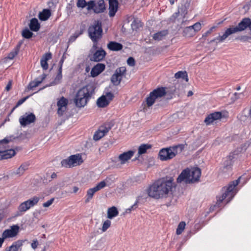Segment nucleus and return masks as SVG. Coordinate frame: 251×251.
<instances>
[{"label": "nucleus", "instance_id": "f257e3e1", "mask_svg": "<svg viewBox=\"0 0 251 251\" xmlns=\"http://www.w3.org/2000/svg\"><path fill=\"white\" fill-rule=\"evenodd\" d=\"M173 187V179L167 180L165 178L159 179L150 185L147 189V192L150 197L155 199L167 197L169 192L172 191Z\"/></svg>", "mask_w": 251, "mask_h": 251}, {"label": "nucleus", "instance_id": "f03ea898", "mask_svg": "<svg viewBox=\"0 0 251 251\" xmlns=\"http://www.w3.org/2000/svg\"><path fill=\"white\" fill-rule=\"evenodd\" d=\"M247 27L251 31V19L245 18L243 19L236 26H232L228 28L223 35L217 37L212 40L210 42H216V43L222 42L230 35L242 31Z\"/></svg>", "mask_w": 251, "mask_h": 251}, {"label": "nucleus", "instance_id": "7ed1b4c3", "mask_svg": "<svg viewBox=\"0 0 251 251\" xmlns=\"http://www.w3.org/2000/svg\"><path fill=\"white\" fill-rule=\"evenodd\" d=\"M95 87L93 84H89L80 89L77 92L74 102L76 107H83L88 101L95 93Z\"/></svg>", "mask_w": 251, "mask_h": 251}, {"label": "nucleus", "instance_id": "20e7f679", "mask_svg": "<svg viewBox=\"0 0 251 251\" xmlns=\"http://www.w3.org/2000/svg\"><path fill=\"white\" fill-rule=\"evenodd\" d=\"M185 145L178 144L169 148H163L160 150L158 156L161 161H167L175 157L180 153L184 149Z\"/></svg>", "mask_w": 251, "mask_h": 251}, {"label": "nucleus", "instance_id": "39448f33", "mask_svg": "<svg viewBox=\"0 0 251 251\" xmlns=\"http://www.w3.org/2000/svg\"><path fill=\"white\" fill-rule=\"evenodd\" d=\"M15 139V137L11 135L6 136L4 139L0 140V149H4V150H0V160L10 158L15 155L16 152L14 150H5L6 145Z\"/></svg>", "mask_w": 251, "mask_h": 251}, {"label": "nucleus", "instance_id": "423d86ee", "mask_svg": "<svg viewBox=\"0 0 251 251\" xmlns=\"http://www.w3.org/2000/svg\"><path fill=\"white\" fill-rule=\"evenodd\" d=\"M240 178V177L232 181L226 187H225L223 188V189L225 190V192H224L222 195L217 200L218 202L219 203H221L223 200L226 198L227 199V202H228L233 199L237 193V191L235 189V187L239 184Z\"/></svg>", "mask_w": 251, "mask_h": 251}, {"label": "nucleus", "instance_id": "0eeeda50", "mask_svg": "<svg viewBox=\"0 0 251 251\" xmlns=\"http://www.w3.org/2000/svg\"><path fill=\"white\" fill-rule=\"evenodd\" d=\"M167 94L166 88L161 87L154 89L150 93L146 98V105L148 108L151 106L156 101L160 100Z\"/></svg>", "mask_w": 251, "mask_h": 251}, {"label": "nucleus", "instance_id": "6e6552de", "mask_svg": "<svg viewBox=\"0 0 251 251\" xmlns=\"http://www.w3.org/2000/svg\"><path fill=\"white\" fill-rule=\"evenodd\" d=\"M88 35L93 42L96 45L102 37V29L101 22L95 21L88 29Z\"/></svg>", "mask_w": 251, "mask_h": 251}, {"label": "nucleus", "instance_id": "1a4fd4ad", "mask_svg": "<svg viewBox=\"0 0 251 251\" xmlns=\"http://www.w3.org/2000/svg\"><path fill=\"white\" fill-rule=\"evenodd\" d=\"M243 151V149L242 148H238L225 159L223 163V168L222 169L223 172H226L231 168L233 163L232 159L235 158L238 154Z\"/></svg>", "mask_w": 251, "mask_h": 251}, {"label": "nucleus", "instance_id": "9d476101", "mask_svg": "<svg viewBox=\"0 0 251 251\" xmlns=\"http://www.w3.org/2000/svg\"><path fill=\"white\" fill-rule=\"evenodd\" d=\"M110 176L107 177L104 180L101 181L97 184L96 186L92 188H90L87 190L86 194V199L85 200L86 203H88L93 198L94 194L99 191L100 190L106 186V181L108 182L109 180H111Z\"/></svg>", "mask_w": 251, "mask_h": 251}, {"label": "nucleus", "instance_id": "9b49d317", "mask_svg": "<svg viewBox=\"0 0 251 251\" xmlns=\"http://www.w3.org/2000/svg\"><path fill=\"white\" fill-rule=\"evenodd\" d=\"M126 71L125 67L117 68L111 77V82L115 86L118 85L122 80L123 76L126 74Z\"/></svg>", "mask_w": 251, "mask_h": 251}, {"label": "nucleus", "instance_id": "f8f14e48", "mask_svg": "<svg viewBox=\"0 0 251 251\" xmlns=\"http://www.w3.org/2000/svg\"><path fill=\"white\" fill-rule=\"evenodd\" d=\"M35 120V115L32 113H25L19 118V122L22 126H25L34 123Z\"/></svg>", "mask_w": 251, "mask_h": 251}, {"label": "nucleus", "instance_id": "ddd939ff", "mask_svg": "<svg viewBox=\"0 0 251 251\" xmlns=\"http://www.w3.org/2000/svg\"><path fill=\"white\" fill-rule=\"evenodd\" d=\"M114 96L111 92H108L105 95H103L99 98L97 101L98 107L103 108L107 106L109 102L113 99Z\"/></svg>", "mask_w": 251, "mask_h": 251}, {"label": "nucleus", "instance_id": "4468645a", "mask_svg": "<svg viewBox=\"0 0 251 251\" xmlns=\"http://www.w3.org/2000/svg\"><path fill=\"white\" fill-rule=\"evenodd\" d=\"M190 169L186 168L183 170L177 178V182L180 183L182 181L186 183H191L192 178H190Z\"/></svg>", "mask_w": 251, "mask_h": 251}, {"label": "nucleus", "instance_id": "2eb2a0df", "mask_svg": "<svg viewBox=\"0 0 251 251\" xmlns=\"http://www.w3.org/2000/svg\"><path fill=\"white\" fill-rule=\"evenodd\" d=\"M19 229V226L18 225H13L11 226L10 229L4 230L2 234V236L5 239L14 237L18 234Z\"/></svg>", "mask_w": 251, "mask_h": 251}, {"label": "nucleus", "instance_id": "dca6fc26", "mask_svg": "<svg viewBox=\"0 0 251 251\" xmlns=\"http://www.w3.org/2000/svg\"><path fill=\"white\" fill-rule=\"evenodd\" d=\"M111 129V127H106L105 126H101L99 129L95 132L93 136V139L95 141H98L103 137Z\"/></svg>", "mask_w": 251, "mask_h": 251}, {"label": "nucleus", "instance_id": "f3484780", "mask_svg": "<svg viewBox=\"0 0 251 251\" xmlns=\"http://www.w3.org/2000/svg\"><path fill=\"white\" fill-rule=\"evenodd\" d=\"M106 55V52L102 49L97 50L90 58L92 61L99 62L103 60Z\"/></svg>", "mask_w": 251, "mask_h": 251}, {"label": "nucleus", "instance_id": "a211bd4d", "mask_svg": "<svg viewBox=\"0 0 251 251\" xmlns=\"http://www.w3.org/2000/svg\"><path fill=\"white\" fill-rule=\"evenodd\" d=\"M221 116L222 114L220 112H215L207 116L204 120V122L207 125H209L215 120L220 119Z\"/></svg>", "mask_w": 251, "mask_h": 251}, {"label": "nucleus", "instance_id": "6ab92c4d", "mask_svg": "<svg viewBox=\"0 0 251 251\" xmlns=\"http://www.w3.org/2000/svg\"><path fill=\"white\" fill-rule=\"evenodd\" d=\"M117 0H109V15L110 17H113L117 11L118 7Z\"/></svg>", "mask_w": 251, "mask_h": 251}, {"label": "nucleus", "instance_id": "aec40b11", "mask_svg": "<svg viewBox=\"0 0 251 251\" xmlns=\"http://www.w3.org/2000/svg\"><path fill=\"white\" fill-rule=\"evenodd\" d=\"M47 75L43 74L34 80L31 81L28 86L29 89H32L33 88L36 87L39 85L46 78Z\"/></svg>", "mask_w": 251, "mask_h": 251}, {"label": "nucleus", "instance_id": "412c9836", "mask_svg": "<svg viewBox=\"0 0 251 251\" xmlns=\"http://www.w3.org/2000/svg\"><path fill=\"white\" fill-rule=\"evenodd\" d=\"M105 66L102 63H98L91 70V75L93 77H96L100 74L105 69Z\"/></svg>", "mask_w": 251, "mask_h": 251}, {"label": "nucleus", "instance_id": "4be33fe9", "mask_svg": "<svg viewBox=\"0 0 251 251\" xmlns=\"http://www.w3.org/2000/svg\"><path fill=\"white\" fill-rule=\"evenodd\" d=\"M190 178H192L191 183L198 181L201 175V170L200 168L196 167L190 169Z\"/></svg>", "mask_w": 251, "mask_h": 251}, {"label": "nucleus", "instance_id": "5701e85b", "mask_svg": "<svg viewBox=\"0 0 251 251\" xmlns=\"http://www.w3.org/2000/svg\"><path fill=\"white\" fill-rule=\"evenodd\" d=\"M134 153V151H128L120 154L118 158L121 161V163L122 164H125L126 161L129 160L133 156Z\"/></svg>", "mask_w": 251, "mask_h": 251}, {"label": "nucleus", "instance_id": "b1692460", "mask_svg": "<svg viewBox=\"0 0 251 251\" xmlns=\"http://www.w3.org/2000/svg\"><path fill=\"white\" fill-rule=\"evenodd\" d=\"M29 209L30 208L29 207L26 201H25L21 203L18 206V211L16 212L15 216L18 217L22 216L25 211Z\"/></svg>", "mask_w": 251, "mask_h": 251}, {"label": "nucleus", "instance_id": "393cba45", "mask_svg": "<svg viewBox=\"0 0 251 251\" xmlns=\"http://www.w3.org/2000/svg\"><path fill=\"white\" fill-rule=\"evenodd\" d=\"M51 53L48 52L45 53L41 59V65L43 69L46 70L48 69V63L47 61L51 58Z\"/></svg>", "mask_w": 251, "mask_h": 251}, {"label": "nucleus", "instance_id": "a878e982", "mask_svg": "<svg viewBox=\"0 0 251 251\" xmlns=\"http://www.w3.org/2000/svg\"><path fill=\"white\" fill-rule=\"evenodd\" d=\"M29 164L27 163H23L17 169L11 173L12 175L21 176L28 169Z\"/></svg>", "mask_w": 251, "mask_h": 251}, {"label": "nucleus", "instance_id": "bb28decb", "mask_svg": "<svg viewBox=\"0 0 251 251\" xmlns=\"http://www.w3.org/2000/svg\"><path fill=\"white\" fill-rule=\"evenodd\" d=\"M107 48L112 51H119L123 49V45L115 41H111L107 45Z\"/></svg>", "mask_w": 251, "mask_h": 251}, {"label": "nucleus", "instance_id": "cd10ccee", "mask_svg": "<svg viewBox=\"0 0 251 251\" xmlns=\"http://www.w3.org/2000/svg\"><path fill=\"white\" fill-rule=\"evenodd\" d=\"M69 157L72 166H75L76 164L79 165L83 162L81 156L79 154L72 155Z\"/></svg>", "mask_w": 251, "mask_h": 251}, {"label": "nucleus", "instance_id": "c85d7f7f", "mask_svg": "<svg viewBox=\"0 0 251 251\" xmlns=\"http://www.w3.org/2000/svg\"><path fill=\"white\" fill-rule=\"evenodd\" d=\"M29 26L31 30L33 31H38L40 28V25L38 20L35 18H32L30 20Z\"/></svg>", "mask_w": 251, "mask_h": 251}, {"label": "nucleus", "instance_id": "c756f323", "mask_svg": "<svg viewBox=\"0 0 251 251\" xmlns=\"http://www.w3.org/2000/svg\"><path fill=\"white\" fill-rule=\"evenodd\" d=\"M168 34V30H163L154 34L153 36H152V38L155 41H160L163 40Z\"/></svg>", "mask_w": 251, "mask_h": 251}, {"label": "nucleus", "instance_id": "7c9ffc66", "mask_svg": "<svg viewBox=\"0 0 251 251\" xmlns=\"http://www.w3.org/2000/svg\"><path fill=\"white\" fill-rule=\"evenodd\" d=\"M68 103L69 101L68 99L64 97H61L60 99H58L57 102V110H61V109L63 108H66Z\"/></svg>", "mask_w": 251, "mask_h": 251}, {"label": "nucleus", "instance_id": "2f4dec72", "mask_svg": "<svg viewBox=\"0 0 251 251\" xmlns=\"http://www.w3.org/2000/svg\"><path fill=\"white\" fill-rule=\"evenodd\" d=\"M51 15L50 10L48 9H44L42 12L39 13L38 17L41 21L47 20Z\"/></svg>", "mask_w": 251, "mask_h": 251}, {"label": "nucleus", "instance_id": "473e14b6", "mask_svg": "<svg viewBox=\"0 0 251 251\" xmlns=\"http://www.w3.org/2000/svg\"><path fill=\"white\" fill-rule=\"evenodd\" d=\"M119 212L117 208L115 206H112L108 209L107 210V217L110 219H112L113 218L118 216Z\"/></svg>", "mask_w": 251, "mask_h": 251}, {"label": "nucleus", "instance_id": "72a5a7b5", "mask_svg": "<svg viewBox=\"0 0 251 251\" xmlns=\"http://www.w3.org/2000/svg\"><path fill=\"white\" fill-rule=\"evenodd\" d=\"M105 9V5L103 0H100L97 4H95L94 12L96 13L102 12Z\"/></svg>", "mask_w": 251, "mask_h": 251}, {"label": "nucleus", "instance_id": "f704fd0d", "mask_svg": "<svg viewBox=\"0 0 251 251\" xmlns=\"http://www.w3.org/2000/svg\"><path fill=\"white\" fill-rule=\"evenodd\" d=\"M71 112V111H57V113L61 120L64 122L72 115Z\"/></svg>", "mask_w": 251, "mask_h": 251}, {"label": "nucleus", "instance_id": "c9c22d12", "mask_svg": "<svg viewBox=\"0 0 251 251\" xmlns=\"http://www.w3.org/2000/svg\"><path fill=\"white\" fill-rule=\"evenodd\" d=\"M151 148V145L148 144H143L141 145L138 148V154L141 155L147 152V150L150 149Z\"/></svg>", "mask_w": 251, "mask_h": 251}, {"label": "nucleus", "instance_id": "e433bc0d", "mask_svg": "<svg viewBox=\"0 0 251 251\" xmlns=\"http://www.w3.org/2000/svg\"><path fill=\"white\" fill-rule=\"evenodd\" d=\"M22 43H20L17 47L13 49L7 55V58L9 59H13L19 52Z\"/></svg>", "mask_w": 251, "mask_h": 251}, {"label": "nucleus", "instance_id": "4c0bfd02", "mask_svg": "<svg viewBox=\"0 0 251 251\" xmlns=\"http://www.w3.org/2000/svg\"><path fill=\"white\" fill-rule=\"evenodd\" d=\"M40 200V198L34 196L33 198L26 201L29 207L30 208L37 204Z\"/></svg>", "mask_w": 251, "mask_h": 251}, {"label": "nucleus", "instance_id": "58836bf2", "mask_svg": "<svg viewBox=\"0 0 251 251\" xmlns=\"http://www.w3.org/2000/svg\"><path fill=\"white\" fill-rule=\"evenodd\" d=\"M183 33L184 35L187 37H192L195 34V31L191 26L185 27L183 30Z\"/></svg>", "mask_w": 251, "mask_h": 251}, {"label": "nucleus", "instance_id": "ea45409f", "mask_svg": "<svg viewBox=\"0 0 251 251\" xmlns=\"http://www.w3.org/2000/svg\"><path fill=\"white\" fill-rule=\"evenodd\" d=\"M22 245L21 241H17L14 242L11 246L9 247L8 251H18L19 248Z\"/></svg>", "mask_w": 251, "mask_h": 251}, {"label": "nucleus", "instance_id": "a19ab883", "mask_svg": "<svg viewBox=\"0 0 251 251\" xmlns=\"http://www.w3.org/2000/svg\"><path fill=\"white\" fill-rule=\"evenodd\" d=\"M175 76L176 78H181L185 79L187 82L188 81V75L186 71H179L175 74Z\"/></svg>", "mask_w": 251, "mask_h": 251}, {"label": "nucleus", "instance_id": "79ce46f5", "mask_svg": "<svg viewBox=\"0 0 251 251\" xmlns=\"http://www.w3.org/2000/svg\"><path fill=\"white\" fill-rule=\"evenodd\" d=\"M62 69H61V67H59L58 70L57 75L55 77L53 82H52V84L55 85L59 83L60 82V80L62 77Z\"/></svg>", "mask_w": 251, "mask_h": 251}, {"label": "nucleus", "instance_id": "37998d69", "mask_svg": "<svg viewBox=\"0 0 251 251\" xmlns=\"http://www.w3.org/2000/svg\"><path fill=\"white\" fill-rule=\"evenodd\" d=\"M186 226V224L184 222H181L179 223L177 228L176 230V233L177 235H179L181 234L182 231L184 230L185 228V226Z\"/></svg>", "mask_w": 251, "mask_h": 251}, {"label": "nucleus", "instance_id": "c03bdc74", "mask_svg": "<svg viewBox=\"0 0 251 251\" xmlns=\"http://www.w3.org/2000/svg\"><path fill=\"white\" fill-rule=\"evenodd\" d=\"M61 164L62 167L65 168H71L72 167L69 157L67 159H63L61 162Z\"/></svg>", "mask_w": 251, "mask_h": 251}, {"label": "nucleus", "instance_id": "a18cd8bd", "mask_svg": "<svg viewBox=\"0 0 251 251\" xmlns=\"http://www.w3.org/2000/svg\"><path fill=\"white\" fill-rule=\"evenodd\" d=\"M32 35L33 33L30 31L27 28L25 29L22 32V36L26 39L30 38L32 37Z\"/></svg>", "mask_w": 251, "mask_h": 251}, {"label": "nucleus", "instance_id": "49530a36", "mask_svg": "<svg viewBox=\"0 0 251 251\" xmlns=\"http://www.w3.org/2000/svg\"><path fill=\"white\" fill-rule=\"evenodd\" d=\"M131 26L132 29L134 30H136L139 27H141L142 26V25L140 21L136 20H134V21L132 22L131 25Z\"/></svg>", "mask_w": 251, "mask_h": 251}, {"label": "nucleus", "instance_id": "de8ad7c7", "mask_svg": "<svg viewBox=\"0 0 251 251\" xmlns=\"http://www.w3.org/2000/svg\"><path fill=\"white\" fill-rule=\"evenodd\" d=\"M111 222L110 220H107L103 223L102 226V231H105L110 226Z\"/></svg>", "mask_w": 251, "mask_h": 251}, {"label": "nucleus", "instance_id": "09e8293b", "mask_svg": "<svg viewBox=\"0 0 251 251\" xmlns=\"http://www.w3.org/2000/svg\"><path fill=\"white\" fill-rule=\"evenodd\" d=\"M82 32H80V33H77L75 32V34H74L72 36H71L69 40L68 43H72L74 42L76 39L80 35L82 34Z\"/></svg>", "mask_w": 251, "mask_h": 251}, {"label": "nucleus", "instance_id": "8fccbe9b", "mask_svg": "<svg viewBox=\"0 0 251 251\" xmlns=\"http://www.w3.org/2000/svg\"><path fill=\"white\" fill-rule=\"evenodd\" d=\"M28 98V96H27V97H25V98L20 100H18V101L17 102L16 104L14 106H13L12 108H11V110H15L19 105L23 104Z\"/></svg>", "mask_w": 251, "mask_h": 251}, {"label": "nucleus", "instance_id": "3c124183", "mask_svg": "<svg viewBox=\"0 0 251 251\" xmlns=\"http://www.w3.org/2000/svg\"><path fill=\"white\" fill-rule=\"evenodd\" d=\"M87 5V2L85 1V0H77V3H76V6L80 8H84Z\"/></svg>", "mask_w": 251, "mask_h": 251}, {"label": "nucleus", "instance_id": "603ef678", "mask_svg": "<svg viewBox=\"0 0 251 251\" xmlns=\"http://www.w3.org/2000/svg\"><path fill=\"white\" fill-rule=\"evenodd\" d=\"M87 9L88 10H90L91 9H93L94 11L95 7V1L93 0H90L89 2H87Z\"/></svg>", "mask_w": 251, "mask_h": 251}, {"label": "nucleus", "instance_id": "864d4df0", "mask_svg": "<svg viewBox=\"0 0 251 251\" xmlns=\"http://www.w3.org/2000/svg\"><path fill=\"white\" fill-rule=\"evenodd\" d=\"M243 95L242 93H234L231 97V100L232 102H234L236 100L240 98V96Z\"/></svg>", "mask_w": 251, "mask_h": 251}, {"label": "nucleus", "instance_id": "5fc2aeb1", "mask_svg": "<svg viewBox=\"0 0 251 251\" xmlns=\"http://www.w3.org/2000/svg\"><path fill=\"white\" fill-rule=\"evenodd\" d=\"M191 27L194 30L195 33L200 30L201 28V24L199 22L195 23L193 25H191Z\"/></svg>", "mask_w": 251, "mask_h": 251}, {"label": "nucleus", "instance_id": "6e6d98bb", "mask_svg": "<svg viewBox=\"0 0 251 251\" xmlns=\"http://www.w3.org/2000/svg\"><path fill=\"white\" fill-rule=\"evenodd\" d=\"M138 203V201L137 200L136 202L133 204L130 208L127 209L126 210V213H130L132 210H134L137 208V204Z\"/></svg>", "mask_w": 251, "mask_h": 251}, {"label": "nucleus", "instance_id": "4d7b16f0", "mask_svg": "<svg viewBox=\"0 0 251 251\" xmlns=\"http://www.w3.org/2000/svg\"><path fill=\"white\" fill-rule=\"evenodd\" d=\"M127 64L131 67H133L135 64V59L132 57H129L127 60Z\"/></svg>", "mask_w": 251, "mask_h": 251}, {"label": "nucleus", "instance_id": "13d9d810", "mask_svg": "<svg viewBox=\"0 0 251 251\" xmlns=\"http://www.w3.org/2000/svg\"><path fill=\"white\" fill-rule=\"evenodd\" d=\"M54 200V198H52V199H50V200L48 201L47 202L44 203L43 204V207H49L53 202Z\"/></svg>", "mask_w": 251, "mask_h": 251}, {"label": "nucleus", "instance_id": "bf43d9fd", "mask_svg": "<svg viewBox=\"0 0 251 251\" xmlns=\"http://www.w3.org/2000/svg\"><path fill=\"white\" fill-rule=\"evenodd\" d=\"M38 245V241L37 240H33V242L31 244L32 248L34 250L36 249Z\"/></svg>", "mask_w": 251, "mask_h": 251}, {"label": "nucleus", "instance_id": "052dcab7", "mask_svg": "<svg viewBox=\"0 0 251 251\" xmlns=\"http://www.w3.org/2000/svg\"><path fill=\"white\" fill-rule=\"evenodd\" d=\"M215 28V26H213V27H211L208 31H207L203 35V37H206V36H208V35L210 34Z\"/></svg>", "mask_w": 251, "mask_h": 251}, {"label": "nucleus", "instance_id": "680f3d73", "mask_svg": "<svg viewBox=\"0 0 251 251\" xmlns=\"http://www.w3.org/2000/svg\"><path fill=\"white\" fill-rule=\"evenodd\" d=\"M11 87H12V81L11 80H10L8 84H7L6 87H5V90L7 91H9L11 88Z\"/></svg>", "mask_w": 251, "mask_h": 251}, {"label": "nucleus", "instance_id": "e2e57ef3", "mask_svg": "<svg viewBox=\"0 0 251 251\" xmlns=\"http://www.w3.org/2000/svg\"><path fill=\"white\" fill-rule=\"evenodd\" d=\"M64 56H62L61 59L59 61V67H61V69H62V65H63V63L64 62Z\"/></svg>", "mask_w": 251, "mask_h": 251}, {"label": "nucleus", "instance_id": "0e129e2a", "mask_svg": "<svg viewBox=\"0 0 251 251\" xmlns=\"http://www.w3.org/2000/svg\"><path fill=\"white\" fill-rule=\"evenodd\" d=\"M5 238H3V237L2 236L1 238L0 237V248L2 247L3 243L4 242Z\"/></svg>", "mask_w": 251, "mask_h": 251}, {"label": "nucleus", "instance_id": "69168bd1", "mask_svg": "<svg viewBox=\"0 0 251 251\" xmlns=\"http://www.w3.org/2000/svg\"><path fill=\"white\" fill-rule=\"evenodd\" d=\"M250 38L249 37H248V36H242L241 38V40H243L244 41H247L249 39H250Z\"/></svg>", "mask_w": 251, "mask_h": 251}, {"label": "nucleus", "instance_id": "338daca9", "mask_svg": "<svg viewBox=\"0 0 251 251\" xmlns=\"http://www.w3.org/2000/svg\"><path fill=\"white\" fill-rule=\"evenodd\" d=\"M191 0H186V2L184 3V6L186 7L189 6V3Z\"/></svg>", "mask_w": 251, "mask_h": 251}, {"label": "nucleus", "instance_id": "774afa93", "mask_svg": "<svg viewBox=\"0 0 251 251\" xmlns=\"http://www.w3.org/2000/svg\"><path fill=\"white\" fill-rule=\"evenodd\" d=\"M78 187H75V186L74 187V188H73V192H74V193H76L78 191Z\"/></svg>", "mask_w": 251, "mask_h": 251}]
</instances>
